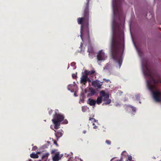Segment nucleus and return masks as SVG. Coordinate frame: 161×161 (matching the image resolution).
I'll return each instance as SVG.
<instances>
[{"mask_svg":"<svg viewBox=\"0 0 161 161\" xmlns=\"http://www.w3.org/2000/svg\"><path fill=\"white\" fill-rule=\"evenodd\" d=\"M124 48L123 31L119 29L117 31H114L111 46V54L113 59L119 64L120 67L122 62V54Z\"/></svg>","mask_w":161,"mask_h":161,"instance_id":"obj_1","label":"nucleus"},{"mask_svg":"<svg viewBox=\"0 0 161 161\" xmlns=\"http://www.w3.org/2000/svg\"><path fill=\"white\" fill-rule=\"evenodd\" d=\"M87 2L84 7V10L83 13V17L78 18L77 21L79 24L81 25L80 37L83 40V37L85 39L89 40L90 39L89 32V4L90 0H86Z\"/></svg>","mask_w":161,"mask_h":161,"instance_id":"obj_2","label":"nucleus"},{"mask_svg":"<svg viewBox=\"0 0 161 161\" xmlns=\"http://www.w3.org/2000/svg\"><path fill=\"white\" fill-rule=\"evenodd\" d=\"M145 66L148 71L147 75L150 76L149 79L147 80V87L149 90L152 92L154 100L157 102H161V92L157 88L158 83H161V78H159L157 80L154 79L151 76V73L147 67V64H146Z\"/></svg>","mask_w":161,"mask_h":161,"instance_id":"obj_3","label":"nucleus"},{"mask_svg":"<svg viewBox=\"0 0 161 161\" xmlns=\"http://www.w3.org/2000/svg\"><path fill=\"white\" fill-rule=\"evenodd\" d=\"M64 119V117L62 115L56 113L54 114L52 121L54 124V128L55 129H58L60 128L61 123Z\"/></svg>","mask_w":161,"mask_h":161,"instance_id":"obj_4","label":"nucleus"},{"mask_svg":"<svg viewBox=\"0 0 161 161\" xmlns=\"http://www.w3.org/2000/svg\"><path fill=\"white\" fill-rule=\"evenodd\" d=\"M100 95H101L103 100L105 101V103H103V105L104 104L107 105L110 104L111 102V100L109 98V95L108 93H106L104 91H102L100 92Z\"/></svg>","mask_w":161,"mask_h":161,"instance_id":"obj_5","label":"nucleus"},{"mask_svg":"<svg viewBox=\"0 0 161 161\" xmlns=\"http://www.w3.org/2000/svg\"><path fill=\"white\" fill-rule=\"evenodd\" d=\"M97 57L98 61L104 60L107 58V56L105 55L104 53L102 50L100 51L98 53Z\"/></svg>","mask_w":161,"mask_h":161,"instance_id":"obj_6","label":"nucleus"},{"mask_svg":"<svg viewBox=\"0 0 161 161\" xmlns=\"http://www.w3.org/2000/svg\"><path fill=\"white\" fill-rule=\"evenodd\" d=\"M57 150L53 149L51 151V154H53L55 153V155L53 157V161H58L60 159L59 157V152H57Z\"/></svg>","mask_w":161,"mask_h":161,"instance_id":"obj_7","label":"nucleus"},{"mask_svg":"<svg viewBox=\"0 0 161 161\" xmlns=\"http://www.w3.org/2000/svg\"><path fill=\"white\" fill-rule=\"evenodd\" d=\"M102 85V82L99 80H96L92 82V85L94 87H97L98 89L101 88Z\"/></svg>","mask_w":161,"mask_h":161,"instance_id":"obj_8","label":"nucleus"},{"mask_svg":"<svg viewBox=\"0 0 161 161\" xmlns=\"http://www.w3.org/2000/svg\"><path fill=\"white\" fill-rule=\"evenodd\" d=\"M87 77L86 74L83 75L80 78V83L85 85L87 83Z\"/></svg>","mask_w":161,"mask_h":161,"instance_id":"obj_9","label":"nucleus"},{"mask_svg":"<svg viewBox=\"0 0 161 161\" xmlns=\"http://www.w3.org/2000/svg\"><path fill=\"white\" fill-rule=\"evenodd\" d=\"M95 72V71L94 70H92L90 71H88L87 70H85L84 73H82V74H86L87 76L91 75L94 73Z\"/></svg>","mask_w":161,"mask_h":161,"instance_id":"obj_10","label":"nucleus"},{"mask_svg":"<svg viewBox=\"0 0 161 161\" xmlns=\"http://www.w3.org/2000/svg\"><path fill=\"white\" fill-rule=\"evenodd\" d=\"M87 103L89 104L90 106H95L96 104V101L94 100L89 98L87 101Z\"/></svg>","mask_w":161,"mask_h":161,"instance_id":"obj_11","label":"nucleus"},{"mask_svg":"<svg viewBox=\"0 0 161 161\" xmlns=\"http://www.w3.org/2000/svg\"><path fill=\"white\" fill-rule=\"evenodd\" d=\"M54 131L55 132V134L57 138H59L62 136L63 134V133L62 132V130H61V131L59 130L57 131L56 130H54Z\"/></svg>","mask_w":161,"mask_h":161,"instance_id":"obj_12","label":"nucleus"},{"mask_svg":"<svg viewBox=\"0 0 161 161\" xmlns=\"http://www.w3.org/2000/svg\"><path fill=\"white\" fill-rule=\"evenodd\" d=\"M84 94L82 93L80 96V100L79 101V103H83L84 101Z\"/></svg>","mask_w":161,"mask_h":161,"instance_id":"obj_13","label":"nucleus"},{"mask_svg":"<svg viewBox=\"0 0 161 161\" xmlns=\"http://www.w3.org/2000/svg\"><path fill=\"white\" fill-rule=\"evenodd\" d=\"M102 100L103 98L101 95H100V96L97 98L96 101L97 103V104H100L101 103Z\"/></svg>","mask_w":161,"mask_h":161,"instance_id":"obj_14","label":"nucleus"},{"mask_svg":"<svg viewBox=\"0 0 161 161\" xmlns=\"http://www.w3.org/2000/svg\"><path fill=\"white\" fill-rule=\"evenodd\" d=\"M87 51L89 53V54L90 53H93L94 52L93 48L90 45L88 46Z\"/></svg>","mask_w":161,"mask_h":161,"instance_id":"obj_15","label":"nucleus"},{"mask_svg":"<svg viewBox=\"0 0 161 161\" xmlns=\"http://www.w3.org/2000/svg\"><path fill=\"white\" fill-rule=\"evenodd\" d=\"M118 8L117 6V5L116 3H115V5H114V14H115V13L118 12Z\"/></svg>","mask_w":161,"mask_h":161,"instance_id":"obj_16","label":"nucleus"},{"mask_svg":"<svg viewBox=\"0 0 161 161\" xmlns=\"http://www.w3.org/2000/svg\"><path fill=\"white\" fill-rule=\"evenodd\" d=\"M30 157L32 158H38V156L35 153H32L30 154Z\"/></svg>","mask_w":161,"mask_h":161,"instance_id":"obj_17","label":"nucleus"},{"mask_svg":"<svg viewBox=\"0 0 161 161\" xmlns=\"http://www.w3.org/2000/svg\"><path fill=\"white\" fill-rule=\"evenodd\" d=\"M49 154L48 153H46L45 154L43 155V158L44 157H45V160H47V157L49 155Z\"/></svg>","mask_w":161,"mask_h":161,"instance_id":"obj_18","label":"nucleus"},{"mask_svg":"<svg viewBox=\"0 0 161 161\" xmlns=\"http://www.w3.org/2000/svg\"><path fill=\"white\" fill-rule=\"evenodd\" d=\"M87 109L86 107L84 106L82 107V110L84 112H86L87 110Z\"/></svg>","mask_w":161,"mask_h":161,"instance_id":"obj_19","label":"nucleus"},{"mask_svg":"<svg viewBox=\"0 0 161 161\" xmlns=\"http://www.w3.org/2000/svg\"><path fill=\"white\" fill-rule=\"evenodd\" d=\"M128 107L131 108L133 112H136V108H135L133 106H129Z\"/></svg>","mask_w":161,"mask_h":161,"instance_id":"obj_20","label":"nucleus"},{"mask_svg":"<svg viewBox=\"0 0 161 161\" xmlns=\"http://www.w3.org/2000/svg\"><path fill=\"white\" fill-rule=\"evenodd\" d=\"M62 121H63V122L62 123L67 124L68 123V121L66 119H64Z\"/></svg>","mask_w":161,"mask_h":161,"instance_id":"obj_21","label":"nucleus"},{"mask_svg":"<svg viewBox=\"0 0 161 161\" xmlns=\"http://www.w3.org/2000/svg\"><path fill=\"white\" fill-rule=\"evenodd\" d=\"M106 143L108 145H110L111 144V142L109 140H106Z\"/></svg>","mask_w":161,"mask_h":161,"instance_id":"obj_22","label":"nucleus"},{"mask_svg":"<svg viewBox=\"0 0 161 161\" xmlns=\"http://www.w3.org/2000/svg\"><path fill=\"white\" fill-rule=\"evenodd\" d=\"M72 76L74 79H75L76 77V74H73L72 75Z\"/></svg>","mask_w":161,"mask_h":161,"instance_id":"obj_23","label":"nucleus"},{"mask_svg":"<svg viewBox=\"0 0 161 161\" xmlns=\"http://www.w3.org/2000/svg\"><path fill=\"white\" fill-rule=\"evenodd\" d=\"M115 158H113L110 160V161H118V160H115Z\"/></svg>","mask_w":161,"mask_h":161,"instance_id":"obj_24","label":"nucleus"},{"mask_svg":"<svg viewBox=\"0 0 161 161\" xmlns=\"http://www.w3.org/2000/svg\"><path fill=\"white\" fill-rule=\"evenodd\" d=\"M37 148V147L36 146H35L32 148V150H35Z\"/></svg>","mask_w":161,"mask_h":161,"instance_id":"obj_25","label":"nucleus"},{"mask_svg":"<svg viewBox=\"0 0 161 161\" xmlns=\"http://www.w3.org/2000/svg\"><path fill=\"white\" fill-rule=\"evenodd\" d=\"M128 160L130 161L132 160V157L130 156H128Z\"/></svg>","mask_w":161,"mask_h":161,"instance_id":"obj_26","label":"nucleus"},{"mask_svg":"<svg viewBox=\"0 0 161 161\" xmlns=\"http://www.w3.org/2000/svg\"><path fill=\"white\" fill-rule=\"evenodd\" d=\"M53 143L54 144L56 145L57 147H58V145L56 141H54Z\"/></svg>","mask_w":161,"mask_h":161,"instance_id":"obj_27","label":"nucleus"},{"mask_svg":"<svg viewBox=\"0 0 161 161\" xmlns=\"http://www.w3.org/2000/svg\"><path fill=\"white\" fill-rule=\"evenodd\" d=\"M94 120V122H96L97 120H96L95 119H94V118H89V120Z\"/></svg>","mask_w":161,"mask_h":161,"instance_id":"obj_28","label":"nucleus"},{"mask_svg":"<svg viewBox=\"0 0 161 161\" xmlns=\"http://www.w3.org/2000/svg\"><path fill=\"white\" fill-rule=\"evenodd\" d=\"M87 81L89 82H91V80L88 77V76L87 77Z\"/></svg>","mask_w":161,"mask_h":161,"instance_id":"obj_29","label":"nucleus"},{"mask_svg":"<svg viewBox=\"0 0 161 161\" xmlns=\"http://www.w3.org/2000/svg\"><path fill=\"white\" fill-rule=\"evenodd\" d=\"M82 46H83V44L81 43V44L80 45V47L81 48V47H82ZM80 50H81V51H83V50H82L81 49Z\"/></svg>","mask_w":161,"mask_h":161,"instance_id":"obj_30","label":"nucleus"},{"mask_svg":"<svg viewBox=\"0 0 161 161\" xmlns=\"http://www.w3.org/2000/svg\"><path fill=\"white\" fill-rule=\"evenodd\" d=\"M42 159L43 160H44L45 161H46V160H45V157H44L43 158V156L42 157Z\"/></svg>","mask_w":161,"mask_h":161,"instance_id":"obj_31","label":"nucleus"},{"mask_svg":"<svg viewBox=\"0 0 161 161\" xmlns=\"http://www.w3.org/2000/svg\"><path fill=\"white\" fill-rule=\"evenodd\" d=\"M97 128V126H95L93 127L94 129H96Z\"/></svg>","mask_w":161,"mask_h":161,"instance_id":"obj_32","label":"nucleus"},{"mask_svg":"<svg viewBox=\"0 0 161 161\" xmlns=\"http://www.w3.org/2000/svg\"><path fill=\"white\" fill-rule=\"evenodd\" d=\"M103 80H105V81H106L107 82H108V81H109V80H106V79H103Z\"/></svg>","mask_w":161,"mask_h":161,"instance_id":"obj_33","label":"nucleus"},{"mask_svg":"<svg viewBox=\"0 0 161 161\" xmlns=\"http://www.w3.org/2000/svg\"><path fill=\"white\" fill-rule=\"evenodd\" d=\"M123 159L121 157L119 160H118V161H123Z\"/></svg>","mask_w":161,"mask_h":161,"instance_id":"obj_34","label":"nucleus"},{"mask_svg":"<svg viewBox=\"0 0 161 161\" xmlns=\"http://www.w3.org/2000/svg\"><path fill=\"white\" fill-rule=\"evenodd\" d=\"M91 92L93 93V94L94 93V90H92L91 91Z\"/></svg>","mask_w":161,"mask_h":161,"instance_id":"obj_35","label":"nucleus"},{"mask_svg":"<svg viewBox=\"0 0 161 161\" xmlns=\"http://www.w3.org/2000/svg\"><path fill=\"white\" fill-rule=\"evenodd\" d=\"M49 114H51V113H50V112H49Z\"/></svg>","mask_w":161,"mask_h":161,"instance_id":"obj_36","label":"nucleus"},{"mask_svg":"<svg viewBox=\"0 0 161 161\" xmlns=\"http://www.w3.org/2000/svg\"><path fill=\"white\" fill-rule=\"evenodd\" d=\"M92 125H94V123H93V124H92Z\"/></svg>","mask_w":161,"mask_h":161,"instance_id":"obj_37","label":"nucleus"},{"mask_svg":"<svg viewBox=\"0 0 161 161\" xmlns=\"http://www.w3.org/2000/svg\"><path fill=\"white\" fill-rule=\"evenodd\" d=\"M124 152H125V151H124L122 153H123Z\"/></svg>","mask_w":161,"mask_h":161,"instance_id":"obj_38","label":"nucleus"}]
</instances>
